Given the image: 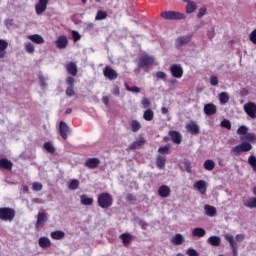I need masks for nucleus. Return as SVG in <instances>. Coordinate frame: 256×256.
Instances as JSON below:
<instances>
[{
	"label": "nucleus",
	"mask_w": 256,
	"mask_h": 256,
	"mask_svg": "<svg viewBox=\"0 0 256 256\" xmlns=\"http://www.w3.org/2000/svg\"><path fill=\"white\" fill-rule=\"evenodd\" d=\"M244 111L248 117L251 119H256V104L253 102H248L244 105Z\"/></svg>",
	"instance_id": "obj_6"
},
{
	"label": "nucleus",
	"mask_w": 256,
	"mask_h": 256,
	"mask_svg": "<svg viewBox=\"0 0 256 256\" xmlns=\"http://www.w3.org/2000/svg\"><path fill=\"white\" fill-rule=\"evenodd\" d=\"M50 236L52 239H54V241H61V239H65V232L56 230L51 232Z\"/></svg>",
	"instance_id": "obj_30"
},
{
	"label": "nucleus",
	"mask_w": 256,
	"mask_h": 256,
	"mask_svg": "<svg viewBox=\"0 0 256 256\" xmlns=\"http://www.w3.org/2000/svg\"><path fill=\"white\" fill-rule=\"evenodd\" d=\"M204 169L206 171H213L215 169V162L213 160H206L204 162Z\"/></svg>",
	"instance_id": "obj_39"
},
{
	"label": "nucleus",
	"mask_w": 256,
	"mask_h": 256,
	"mask_svg": "<svg viewBox=\"0 0 256 256\" xmlns=\"http://www.w3.org/2000/svg\"><path fill=\"white\" fill-rule=\"evenodd\" d=\"M194 189H197L201 195H205L207 193V182L205 180H199L194 184Z\"/></svg>",
	"instance_id": "obj_12"
},
{
	"label": "nucleus",
	"mask_w": 256,
	"mask_h": 256,
	"mask_svg": "<svg viewBox=\"0 0 256 256\" xmlns=\"http://www.w3.org/2000/svg\"><path fill=\"white\" fill-rule=\"evenodd\" d=\"M103 75L106 77V79H109L110 81H115L117 77H119V74L117 71H115L111 66H106L103 70Z\"/></svg>",
	"instance_id": "obj_7"
},
{
	"label": "nucleus",
	"mask_w": 256,
	"mask_h": 256,
	"mask_svg": "<svg viewBox=\"0 0 256 256\" xmlns=\"http://www.w3.org/2000/svg\"><path fill=\"white\" fill-rule=\"evenodd\" d=\"M251 149H253V145L245 141L242 142L240 145L233 147L231 153H233V155H241V153H248V151H251Z\"/></svg>",
	"instance_id": "obj_4"
},
{
	"label": "nucleus",
	"mask_w": 256,
	"mask_h": 256,
	"mask_svg": "<svg viewBox=\"0 0 256 256\" xmlns=\"http://www.w3.org/2000/svg\"><path fill=\"white\" fill-rule=\"evenodd\" d=\"M43 148L48 153H52V154L55 153V146H53V143L51 142H45Z\"/></svg>",
	"instance_id": "obj_42"
},
{
	"label": "nucleus",
	"mask_w": 256,
	"mask_h": 256,
	"mask_svg": "<svg viewBox=\"0 0 256 256\" xmlns=\"http://www.w3.org/2000/svg\"><path fill=\"white\" fill-rule=\"evenodd\" d=\"M143 145H145V138H140L130 144L128 149H130V151H135V149H141Z\"/></svg>",
	"instance_id": "obj_23"
},
{
	"label": "nucleus",
	"mask_w": 256,
	"mask_h": 256,
	"mask_svg": "<svg viewBox=\"0 0 256 256\" xmlns=\"http://www.w3.org/2000/svg\"><path fill=\"white\" fill-rule=\"evenodd\" d=\"M68 45H69V40L65 35L59 36L58 39L56 40V47L58 49H66Z\"/></svg>",
	"instance_id": "obj_14"
},
{
	"label": "nucleus",
	"mask_w": 256,
	"mask_h": 256,
	"mask_svg": "<svg viewBox=\"0 0 256 256\" xmlns=\"http://www.w3.org/2000/svg\"><path fill=\"white\" fill-rule=\"evenodd\" d=\"M169 136L171 137L173 143L176 145H181V134L175 130L169 132Z\"/></svg>",
	"instance_id": "obj_27"
},
{
	"label": "nucleus",
	"mask_w": 256,
	"mask_h": 256,
	"mask_svg": "<svg viewBox=\"0 0 256 256\" xmlns=\"http://www.w3.org/2000/svg\"><path fill=\"white\" fill-rule=\"evenodd\" d=\"M66 95L68 97H73L75 95V86H68L66 88Z\"/></svg>",
	"instance_id": "obj_48"
},
{
	"label": "nucleus",
	"mask_w": 256,
	"mask_h": 256,
	"mask_svg": "<svg viewBox=\"0 0 256 256\" xmlns=\"http://www.w3.org/2000/svg\"><path fill=\"white\" fill-rule=\"evenodd\" d=\"M195 9H197V4H195V2H188L186 13H194Z\"/></svg>",
	"instance_id": "obj_44"
},
{
	"label": "nucleus",
	"mask_w": 256,
	"mask_h": 256,
	"mask_svg": "<svg viewBox=\"0 0 256 256\" xmlns=\"http://www.w3.org/2000/svg\"><path fill=\"white\" fill-rule=\"evenodd\" d=\"M47 221H49V215L45 212H39L37 215L35 227H43Z\"/></svg>",
	"instance_id": "obj_11"
},
{
	"label": "nucleus",
	"mask_w": 256,
	"mask_h": 256,
	"mask_svg": "<svg viewBox=\"0 0 256 256\" xmlns=\"http://www.w3.org/2000/svg\"><path fill=\"white\" fill-rule=\"evenodd\" d=\"M171 243H173V245H183L185 243V238L181 234H176L171 239Z\"/></svg>",
	"instance_id": "obj_34"
},
{
	"label": "nucleus",
	"mask_w": 256,
	"mask_h": 256,
	"mask_svg": "<svg viewBox=\"0 0 256 256\" xmlns=\"http://www.w3.org/2000/svg\"><path fill=\"white\" fill-rule=\"evenodd\" d=\"M191 42V36H181L176 39V49H181L183 45H187V43Z\"/></svg>",
	"instance_id": "obj_17"
},
{
	"label": "nucleus",
	"mask_w": 256,
	"mask_h": 256,
	"mask_svg": "<svg viewBox=\"0 0 256 256\" xmlns=\"http://www.w3.org/2000/svg\"><path fill=\"white\" fill-rule=\"evenodd\" d=\"M120 239H121L124 247H127V245H129L131 243V241H133V235H131L129 233H123L120 235Z\"/></svg>",
	"instance_id": "obj_28"
},
{
	"label": "nucleus",
	"mask_w": 256,
	"mask_h": 256,
	"mask_svg": "<svg viewBox=\"0 0 256 256\" xmlns=\"http://www.w3.org/2000/svg\"><path fill=\"white\" fill-rule=\"evenodd\" d=\"M47 5H49V0H39L35 5L37 15H43L47 11Z\"/></svg>",
	"instance_id": "obj_10"
},
{
	"label": "nucleus",
	"mask_w": 256,
	"mask_h": 256,
	"mask_svg": "<svg viewBox=\"0 0 256 256\" xmlns=\"http://www.w3.org/2000/svg\"><path fill=\"white\" fill-rule=\"evenodd\" d=\"M158 195L164 199L171 195V188L167 185H162L158 189Z\"/></svg>",
	"instance_id": "obj_19"
},
{
	"label": "nucleus",
	"mask_w": 256,
	"mask_h": 256,
	"mask_svg": "<svg viewBox=\"0 0 256 256\" xmlns=\"http://www.w3.org/2000/svg\"><path fill=\"white\" fill-rule=\"evenodd\" d=\"M141 103L144 109H147L151 105V101H149L147 98H143Z\"/></svg>",
	"instance_id": "obj_58"
},
{
	"label": "nucleus",
	"mask_w": 256,
	"mask_h": 256,
	"mask_svg": "<svg viewBox=\"0 0 256 256\" xmlns=\"http://www.w3.org/2000/svg\"><path fill=\"white\" fill-rule=\"evenodd\" d=\"M221 127H223L224 129H228V131H231V121L224 119L221 122Z\"/></svg>",
	"instance_id": "obj_50"
},
{
	"label": "nucleus",
	"mask_w": 256,
	"mask_h": 256,
	"mask_svg": "<svg viewBox=\"0 0 256 256\" xmlns=\"http://www.w3.org/2000/svg\"><path fill=\"white\" fill-rule=\"evenodd\" d=\"M24 49L26 53H30V55H32V53H35V45H33V43L31 42L25 43Z\"/></svg>",
	"instance_id": "obj_41"
},
{
	"label": "nucleus",
	"mask_w": 256,
	"mask_h": 256,
	"mask_svg": "<svg viewBox=\"0 0 256 256\" xmlns=\"http://www.w3.org/2000/svg\"><path fill=\"white\" fill-rule=\"evenodd\" d=\"M39 82L41 87H47V83H45V77L39 76Z\"/></svg>",
	"instance_id": "obj_64"
},
{
	"label": "nucleus",
	"mask_w": 256,
	"mask_h": 256,
	"mask_svg": "<svg viewBox=\"0 0 256 256\" xmlns=\"http://www.w3.org/2000/svg\"><path fill=\"white\" fill-rule=\"evenodd\" d=\"M126 89L127 91H131L132 93H141V88L137 86L130 87L129 85L126 84Z\"/></svg>",
	"instance_id": "obj_51"
},
{
	"label": "nucleus",
	"mask_w": 256,
	"mask_h": 256,
	"mask_svg": "<svg viewBox=\"0 0 256 256\" xmlns=\"http://www.w3.org/2000/svg\"><path fill=\"white\" fill-rule=\"evenodd\" d=\"M27 38L30 41H32V43H35L36 45H43V43H45V39L42 38V36L39 34L29 35Z\"/></svg>",
	"instance_id": "obj_24"
},
{
	"label": "nucleus",
	"mask_w": 256,
	"mask_h": 256,
	"mask_svg": "<svg viewBox=\"0 0 256 256\" xmlns=\"http://www.w3.org/2000/svg\"><path fill=\"white\" fill-rule=\"evenodd\" d=\"M170 72L172 77H175V79H181V77H183V67L179 64L171 65Z\"/></svg>",
	"instance_id": "obj_8"
},
{
	"label": "nucleus",
	"mask_w": 256,
	"mask_h": 256,
	"mask_svg": "<svg viewBox=\"0 0 256 256\" xmlns=\"http://www.w3.org/2000/svg\"><path fill=\"white\" fill-rule=\"evenodd\" d=\"M210 83L211 85H213L214 87L219 85V78H217V76H211L210 77Z\"/></svg>",
	"instance_id": "obj_56"
},
{
	"label": "nucleus",
	"mask_w": 256,
	"mask_h": 256,
	"mask_svg": "<svg viewBox=\"0 0 256 256\" xmlns=\"http://www.w3.org/2000/svg\"><path fill=\"white\" fill-rule=\"evenodd\" d=\"M94 200L93 197L87 196V194H82L80 196V203L81 205H85L86 207H89L93 204Z\"/></svg>",
	"instance_id": "obj_25"
},
{
	"label": "nucleus",
	"mask_w": 256,
	"mask_h": 256,
	"mask_svg": "<svg viewBox=\"0 0 256 256\" xmlns=\"http://www.w3.org/2000/svg\"><path fill=\"white\" fill-rule=\"evenodd\" d=\"M126 200H128L130 203H133V202L137 201V197H135V195H133V194H127Z\"/></svg>",
	"instance_id": "obj_62"
},
{
	"label": "nucleus",
	"mask_w": 256,
	"mask_h": 256,
	"mask_svg": "<svg viewBox=\"0 0 256 256\" xmlns=\"http://www.w3.org/2000/svg\"><path fill=\"white\" fill-rule=\"evenodd\" d=\"M97 204L101 209H109L113 205V196L108 192H103L98 195Z\"/></svg>",
	"instance_id": "obj_1"
},
{
	"label": "nucleus",
	"mask_w": 256,
	"mask_h": 256,
	"mask_svg": "<svg viewBox=\"0 0 256 256\" xmlns=\"http://www.w3.org/2000/svg\"><path fill=\"white\" fill-rule=\"evenodd\" d=\"M101 165V160L99 158H89L85 162V167L88 169H97Z\"/></svg>",
	"instance_id": "obj_13"
},
{
	"label": "nucleus",
	"mask_w": 256,
	"mask_h": 256,
	"mask_svg": "<svg viewBox=\"0 0 256 256\" xmlns=\"http://www.w3.org/2000/svg\"><path fill=\"white\" fill-rule=\"evenodd\" d=\"M156 77L158 79H167V74L163 71H158L156 72Z\"/></svg>",
	"instance_id": "obj_60"
},
{
	"label": "nucleus",
	"mask_w": 256,
	"mask_h": 256,
	"mask_svg": "<svg viewBox=\"0 0 256 256\" xmlns=\"http://www.w3.org/2000/svg\"><path fill=\"white\" fill-rule=\"evenodd\" d=\"M248 163L252 167L254 173H256V157L253 155L249 156Z\"/></svg>",
	"instance_id": "obj_47"
},
{
	"label": "nucleus",
	"mask_w": 256,
	"mask_h": 256,
	"mask_svg": "<svg viewBox=\"0 0 256 256\" xmlns=\"http://www.w3.org/2000/svg\"><path fill=\"white\" fill-rule=\"evenodd\" d=\"M204 209H205V214L208 217H216L217 216V208H215L214 206L205 205Z\"/></svg>",
	"instance_id": "obj_29"
},
{
	"label": "nucleus",
	"mask_w": 256,
	"mask_h": 256,
	"mask_svg": "<svg viewBox=\"0 0 256 256\" xmlns=\"http://www.w3.org/2000/svg\"><path fill=\"white\" fill-rule=\"evenodd\" d=\"M17 212L11 207H0V219L1 221H8L11 223L15 219Z\"/></svg>",
	"instance_id": "obj_2"
},
{
	"label": "nucleus",
	"mask_w": 256,
	"mask_h": 256,
	"mask_svg": "<svg viewBox=\"0 0 256 256\" xmlns=\"http://www.w3.org/2000/svg\"><path fill=\"white\" fill-rule=\"evenodd\" d=\"M120 90H119V86H115L113 89H112V95H116V96H119L120 95Z\"/></svg>",
	"instance_id": "obj_63"
},
{
	"label": "nucleus",
	"mask_w": 256,
	"mask_h": 256,
	"mask_svg": "<svg viewBox=\"0 0 256 256\" xmlns=\"http://www.w3.org/2000/svg\"><path fill=\"white\" fill-rule=\"evenodd\" d=\"M38 245L41 249H47L51 247V240L48 237H40L38 240Z\"/></svg>",
	"instance_id": "obj_26"
},
{
	"label": "nucleus",
	"mask_w": 256,
	"mask_h": 256,
	"mask_svg": "<svg viewBox=\"0 0 256 256\" xmlns=\"http://www.w3.org/2000/svg\"><path fill=\"white\" fill-rule=\"evenodd\" d=\"M250 41L256 45V29H254L250 34Z\"/></svg>",
	"instance_id": "obj_61"
},
{
	"label": "nucleus",
	"mask_w": 256,
	"mask_h": 256,
	"mask_svg": "<svg viewBox=\"0 0 256 256\" xmlns=\"http://www.w3.org/2000/svg\"><path fill=\"white\" fill-rule=\"evenodd\" d=\"M242 141H248L249 143H255L256 135L254 133H247L244 138H241Z\"/></svg>",
	"instance_id": "obj_40"
},
{
	"label": "nucleus",
	"mask_w": 256,
	"mask_h": 256,
	"mask_svg": "<svg viewBox=\"0 0 256 256\" xmlns=\"http://www.w3.org/2000/svg\"><path fill=\"white\" fill-rule=\"evenodd\" d=\"M204 113L205 115L211 116L217 113V106L213 103H208L204 106Z\"/></svg>",
	"instance_id": "obj_21"
},
{
	"label": "nucleus",
	"mask_w": 256,
	"mask_h": 256,
	"mask_svg": "<svg viewBox=\"0 0 256 256\" xmlns=\"http://www.w3.org/2000/svg\"><path fill=\"white\" fill-rule=\"evenodd\" d=\"M184 167L186 168L187 173H191V161L184 160Z\"/></svg>",
	"instance_id": "obj_59"
},
{
	"label": "nucleus",
	"mask_w": 256,
	"mask_h": 256,
	"mask_svg": "<svg viewBox=\"0 0 256 256\" xmlns=\"http://www.w3.org/2000/svg\"><path fill=\"white\" fill-rule=\"evenodd\" d=\"M205 235H207V231H205V229L203 228H194L192 230V236L193 237H205Z\"/></svg>",
	"instance_id": "obj_35"
},
{
	"label": "nucleus",
	"mask_w": 256,
	"mask_h": 256,
	"mask_svg": "<svg viewBox=\"0 0 256 256\" xmlns=\"http://www.w3.org/2000/svg\"><path fill=\"white\" fill-rule=\"evenodd\" d=\"M169 149H171V147L169 144H166L158 149V153H160V155H169Z\"/></svg>",
	"instance_id": "obj_46"
},
{
	"label": "nucleus",
	"mask_w": 256,
	"mask_h": 256,
	"mask_svg": "<svg viewBox=\"0 0 256 256\" xmlns=\"http://www.w3.org/2000/svg\"><path fill=\"white\" fill-rule=\"evenodd\" d=\"M204 15H207V8L202 7L198 12L197 17L198 19H201Z\"/></svg>",
	"instance_id": "obj_54"
},
{
	"label": "nucleus",
	"mask_w": 256,
	"mask_h": 256,
	"mask_svg": "<svg viewBox=\"0 0 256 256\" xmlns=\"http://www.w3.org/2000/svg\"><path fill=\"white\" fill-rule=\"evenodd\" d=\"M65 69L69 75H72V77L77 76V73H79V70L77 69V64L75 62H69L66 64Z\"/></svg>",
	"instance_id": "obj_18"
},
{
	"label": "nucleus",
	"mask_w": 256,
	"mask_h": 256,
	"mask_svg": "<svg viewBox=\"0 0 256 256\" xmlns=\"http://www.w3.org/2000/svg\"><path fill=\"white\" fill-rule=\"evenodd\" d=\"M244 207L256 209V197H251L243 202Z\"/></svg>",
	"instance_id": "obj_33"
},
{
	"label": "nucleus",
	"mask_w": 256,
	"mask_h": 256,
	"mask_svg": "<svg viewBox=\"0 0 256 256\" xmlns=\"http://www.w3.org/2000/svg\"><path fill=\"white\" fill-rule=\"evenodd\" d=\"M7 47H9V42L0 39V59L7 57Z\"/></svg>",
	"instance_id": "obj_20"
},
{
	"label": "nucleus",
	"mask_w": 256,
	"mask_h": 256,
	"mask_svg": "<svg viewBox=\"0 0 256 256\" xmlns=\"http://www.w3.org/2000/svg\"><path fill=\"white\" fill-rule=\"evenodd\" d=\"M107 17V12L99 10L95 16L96 21H103Z\"/></svg>",
	"instance_id": "obj_43"
},
{
	"label": "nucleus",
	"mask_w": 256,
	"mask_h": 256,
	"mask_svg": "<svg viewBox=\"0 0 256 256\" xmlns=\"http://www.w3.org/2000/svg\"><path fill=\"white\" fill-rule=\"evenodd\" d=\"M249 131V129L247 128V126H240L237 130V135H246L247 132Z\"/></svg>",
	"instance_id": "obj_49"
},
{
	"label": "nucleus",
	"mask_w": 256,
	"mask_h": 256,
	"mask_svg": "<svg viewBox=\"0 0 256 256\" xmlns=\"http://www.w3.org/2000/svg\"><path fill=\"white\" fill-rule=\"evenodd\" d=\"M186 253L189 256H199V252L193 248H188Z\"/></svg>",
	"instance_id": "obj_53"
},
{
	"label": "nucleus",
	"mask_w": 256,
	"mask_h": 256,
	"mask_svg": "<svg viewBox=\"0 0 256 256\" xmlns=\"http://www.w3.org/2000/svg\"><path fill=\"white\" fill-rule=\"evenodd\" d=\"M155 63V59L147 54L142 55L138 60V67L143 69L145 67H151Z\"/></svg>",
	"instance_id": "obj_5"
},
{
	"label": "nucleus",
	"mask_w": 256,
	"mask_h": 256,
	"mask_svg": "<svg viewBox=\"0 0 256 256\" xmlns=\"http://www.w3.org/2000/svg\"><path fill=\"white\" fill-rule=\"evenodd\" d=\"M130 129L133 133H137L141 129V123L137 120H132L130 122Z\"/></svg>",
	"instance_id": "obj_37"
},
{
	"label": "nucleus",
	"mask_w": 256,
	"mask_h": 256,
	"mask_svg": "<svg viewBox=\"0 0 256 256\" xmlns=\"http://www.w3.org/2000/svg\"><path fill=\"white\" fill-rule=\"evenodd\" d=\"M72 39L75 42L79 41L81 39V34L77 31H72Z\"/></svg>",
	"instance_id": "obj_57"
},
{
	"label": "nucleus",
	"mask_w": 256,
	"mask_h": 256,
	"mask_svg": "<svg viewBox=\"0 0 256 256\" xmlns=\"http://www.w3.org/2000/svg\"><path fill=\"white\" fill-rule=\"evenodd\" d=\"M167 163V157L158 155L156 158V165L158 169H165V165Z\"/></svg>",
	"instance_id": "obj_31"
},
{
	"label": "nucleus",
	"mask_w": 256,
	"mask_h": 256,
	"mask_svg": "<svg viewBox=\"0 0 256 256\" xmlns=\"http://www.w3.org/2000/svg\"><path fill=\"white\" fill-rule=\"evenodd\" d=\"M224 238L226 239V241H228V243L230 244V247L232 249V253L234 256L238 255L237 252V248L239 247L236 243H235V239L233 238V236L229 235V234H225Z\"/></svg>",
	"instance_id": "obj_15"
},
{
	"label": "nucleus",
	"mask_w": 256,
	"mask_h": 256,
	"mask_svg": "<svg viewBox=\"0 0 256 256\" xmlns=\"http://www.w3.org/2000/svg\"><path fill=\"white\" fill-rule=\"evenodd\" d=\"M219 101L222 105L229 103V94L227 92H222L219 94Z\"/></svg>",
	"instance_id": "obj_38"
},
{
	"label": "nucleus",
	"mask_w": 256,
	"mask_h": 256,
	"mask_svg": "<svg viewBox=\"0 0 256 256\" xmlns=\"http://www.w3.org/2000/svg\"><path fill=\"white\" fill-rule=\"evenodd\" d=\"M161 17L167 21H182L186 16L177 11H164L161 13Z\"/></svg>",
	"instance_id": "obj_3"
},
{
	"label": "nucleus",
	"mask_w": 256,
	"mask_h": 256,
	"mask_svg": "<svg viewBox=\"0 0 256 256\" xmlns=\"http://www.w3.org/2000/svg\"><path fill=\"white\" fill-rule=\"evenodd\" d=\"M69 133H71V127H69L65 121H61L59 125V134L62 139L67 140Z\"/></svg>",
	"instance_id": "obj_9"
},
{
	"label": "nucleus",
	"mask_w": 256,
	"mask_h": 256,
	"mask_svg": "<svg viewBox=\"0 0 256 256\" xmlns=\"http://www.w3.org/2000/svg\"><path fill=\"white\" fill-rule=\"evenodd\" d=\"M186 129L188 133H191V135H199L200 129L199 125L196 124V122L191 121L186 125Z\"/></svg>",
	"instance_id": "obj_16"
},
{
	"label": "nucleus",
	"mask_w": 256,
	"mask_h": 256,
	"mask_svg": "<svg viewBox=\"0 0 256 256\" xmlns=\"http://www.w3.org/2000/svg\"><path fill=\"white\" fill-rule=\"evenodd\" d=\"M32 189L33 191H41L43 189V184H41L40 182H34L32 184Z\"/></svg>",
	"instance_id": "obj_52"
},
{
	"label": "nucleus",
	"mask_w": 256,
	"mask_h": 256,
	"mask_svg": "<svg viewBox=\"0 0 256 256\" xmlns=\"http://www.w3.org/2000/svg\"><path fill=\"white\" fill-rule=\"evenodd\" d=\"M68 189H70V191H75V189H79V180L77 179H73L71 180Z\"/></svg>",
	"instance_id": "obj_45"
},
{
	"label": "nucleus",
	"mask_w": 256,
	"mask_h": 256,
	"mask_svg": "<svg viewBox=\"0 0 256 256\" xmlns=\"http://www.w3.org/2000/svg\"><path fill=\"white\" fill-rule=\"evenodd\" d=\"M155 117V113L151 109H147L143 114V119L145 121H153Z\"/></svg>",
	"instance_id": "obj_36"
},
{
	"label": "nucleus",
	"mask_w": 256,
	"mask_h": 256,
	"mask_svg": "<svg viewBox=\"0 0 256 256\" xmlns=\"http://www.w3.org/2000/svg\"><path fill=\"white\" fill-rule=\"evenodd\" d=\"M0 169H5L6 171H11L13 169V162L7 158L0 159Z\"/></svg>",
	"instance_id": "obj_22"
},
{
	"label": "nucleus",
	"mask_w": 256,
	"mask_h": 256,
	"mask_svg": "<svg viewBox=\"0 0 256 256\" xmlns=\"http://www.w3.org/2000/svg\"><path fill=\"white\" fill-rule=\"evenodd\" d=\"M207 243L213 247H219L221 245V238L219 236H211L207 239Z\"/></svg>",
	"instance_id": "obj_32"
},
{
	"label": "nucleus",
	"mask_w": 256,
	"mask_h": 256,
	"mask_svg": "<svg viewBox=\"0 0 256 256\" xmlns=\"http://www.w3.org/2000/svg\"><path fill=\"white\" fill-rule=\"evenodd\" d=\"M66 83H67V85H69L68 87H75V78L69 76L66 79Z\"/></svg>",
	"instance_id": "obj_55"
}]
</instances>
